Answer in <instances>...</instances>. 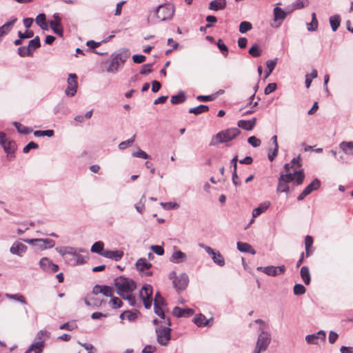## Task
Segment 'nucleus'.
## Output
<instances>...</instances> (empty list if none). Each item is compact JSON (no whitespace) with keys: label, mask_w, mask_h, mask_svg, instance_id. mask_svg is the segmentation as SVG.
Wrapping results in <instances>:
<instances>
[{"label":"nucleus","mask_w":353,"mask_h":353,"mask_svg":"<svg viewBox=\"0 0 353 353\" xmlns=\"http://www.w3.org/2000/svg\"><path fill=\"white\" fill-rule=\"evenodd\" d=\"M114 285L117 294L122 299L128 301L130 305L135 306L136 299L132 294L133 291L136 288L134 281L128 278L119 276L114 279Z\"/></svg>","instance_id":"obj_1"},{"label":"nucleus","mask_w":353,"mask_h":353,"mask_svg":"<svg viewBox=\"0 0 353 353\" xmlns=\"http://www.w3.org/2000/svg\"><path fill=\"white\" fill-rule=\"evenodd\" d=\"M305 179L303 170H294L293 173L283 174L281 173L279 178V183L276 188L277 192L288 193L290 190L288 183L295 181L296 185H300L303 183Z\"/></svg>","instance_id":"obj_2"},{"label":"nucleus","mask_w":353,"mask_h":353,"mask_svg":"<svg viewBox=\"0 0 353 353\" xmlns=\"http://www.w3.org/2000/svg\"><path fill=\"white\" fill-rule=\"evenodd\" d=\"M130 53L128 49H123L119 53H113L107 71L110 73L117 72L130 57Z\"/></svg>","instance_id":"obj_3"},{"label":"nucleus","mask_w":353,"mask_h":353,"mask_svg":"<svg viewBox=\"0 0 353 353\" xmlns=\"http://www.w3.org/2000/svg\"><path fill=\"white\" fill-rule=\"evenodd\" d=\"M163 325H161L156 327L157 341L161 345H166L171 339V325L170 318L163 321Z\"/></svg>","instance_id":"obj_4"},{"label":"nucleus","mask_w":353,"mask_h":353,"mask_svg":"<svg viewBox=\"0 0 353 353\" xmlns=\"http://www.w3.org/2000/svg\"><path fill=\"white\" fill-rule=\"evenodd\" d=\"M240 133L241 131L237 128H230L226 130L221 131L215 135L210 145H216L218 143H224L230 141L234 139Z\"/></svg>","instance_id":"obj_5"},{"label":"nucleus","mask_w":353,"mask_h":353,"mask_svg":"<svg viewBox=\"0 0 353 353\" xmlns=\"http://www.w3.org/2000/svg\"><path fill=\"white\" fill-rule=\"evenodd\" d=\"M72 251H70L68 256L66 257V262L72 266L77 265H81L85 263L83 256L80 254L81 252H83V249H77L75 248H71Z\"/></svg>","instance_id":"obj_6"},{"label":"nucleus","mask_w":353,"mask_h":353,"mask_svg":"<svg viewBox=\"0 0 353 353\" xmlns=\"http://www.w3.org/2000/svg\"><path fill=\"white\" fill-rule=\"evenodd\" d=\"M174 13V8L172 5L159 6L156 10V16L161 21L170 20Z\"/></svg>","instance_id":"obj_7"},{"label":"nucleus","mask_w":353,"mask_h":353,"mask_svg":"<svg viewBox=\"0 0 353 353\" xmlns=\"http://www.w3.org/2000/svg\"><path fill=\"white\" fill-rule=\"evenodd\" d=\"M0 144L3 147L4 151L8 154L10 160L12 159V154L16 150L17 146L14 141L9 140L5 133H0Z\"/></svg>","instance_id":"obj_8"},{"label":"nucleus","mask_w":353,"mask_h":353,"mask_svg":"<svg viewBox=\"0 0 353 353\" xmlns=\"http://www.w3.org/2000/svg\"><path fill=\"white\" fill-rule=\"evenodd\" d=\"M23 241L32 245L36 246L40 250L51 248L54 246V241L50 239H26Z\"/></svg>","instance_id":"obj_9"},{"label":"nucleus","mask_w":353,"mask_h":353,"mask_svg":"<svg viewBox=\"0 0 353 353\" xmlns=\"http://www.w3.org/2000/svg\"><path fill=\"white\" fill-rule=\"evenodd\" d=\"M152 287L150 285H145L140 291V297L141 298L144 307L149 309L152 303Z\"/></svg>","instance_id":"obj_10"},{"label":"nucleus","mask_w":353,"mask_h":353,"mask_svg":"<svg viewBox=\"0 0 353 353\" xmlns=\"http://www.w3.org/2000/svg\"><path fill=\"white\" fill-rule=\"evenodd\" d=\"M256 270L268 276H276L284 274L285 272V265H280L277 267L270 265L266 267H258Z\"/></svg>","instance_id":"obj_11"},{"label":"nucleus","mask_w":353,"mask_h":353,"mask_svg":"<svg viewBox=\"0 0 353 353\" xmlns=\"http://www.w3.org/2000/svg\"><path fill=\"white\" fill-rule=\"evenodd\" d=\"M201 246L203 248L205 252L212 256L214 263L220 267L224 266L225 259L219 251H215L212 248L207 245H201Z\"/></svg>","instance_id":"obj_12"},{"label":"nucleus","mask_w":353,"mask_h":353,"mask_svg":"<svg viewBox=\"0 0 353 353\" xmlns=\"http://www.w3.org/2000/svg\"><path fill=\"white\" fill-rule=\"evenodd\" d=\"M68 87L65 90V94L68 97H73L77 90V76L76 74L71 73L68 78Z\"/></svg>","instance_id":"obj_13"},{"label":"nucleus","mask_w":353,"mask_h":353,"mask_svg":"<svg viewBox=\"0 0 353 353\" xmlns=\"http://www.w3.org/2000/svg\"><path fill=\"white\" fill-rule=\"evenodd\" d=\"M53 20H51L49 23L52 31L62 37L63 33V28L61 24V17L58 13H54L52 16Z\"/></svg>","instance_id":"obj_14"},{"label":"nucleus","mask_w":353,"mask_h":353,"mask_svg":"<svg viewBox=\"0 0 353 353\" xmlns=\"http://www.w3.org/2000/svg\"><path fill=\"white\" fill-rule=\"evenodd\" d=\"M321 186V181L318 179H314L303 192L298 196L297 200L302 201L305 196L311 194L313 191L318 190Z\"/></svg>","instance_id":"obj_15"},{"label":"nucleus","mask_w":353,"mask_h":353,"mask_svg":"<svg viewBox=\"0 0 353 353\" xmlns=\"http://www.w3.org/2000/svg\"><path fill=\"white\" fill-rule=\"evenodd\" d=\"M271 341V334L268 332L262 331L259 335L256 346L265 351Z\"/></svg>","instance_id":"obj_16"},{"label":"nucleus","mask_w":353,"mask_h":353,"mask_svg":"<svg viewBox=\"0 0 353 353\" xmlns=\"http://www.w3.org/2000/svg\"><path fill=\"white\" fill-rule=\"evenodd\" d=\"M189 283V278L187 274L182 273L178 276L177 279L173 281V287L176 290H185Z\"/></svg>","instance_id":"obj_17"},{"label":"nucleus","mask_w":353,"mask_h":353,"mask_svg":"<svg viewBox=\"0 0 353 353\" xmlns=\"http://www.w3.org/2000/svg\"><path fill=\"white\" fill-rule=\"evenodd\" d=\"M274 12V22L277 23L274 25L271 24L272 27L279 28L282 23L283 21L285 19L287 13L279 7H275L273 10Z\"/></svg>","instance_id":"obj_18"},{"label":"nucleus","mask_w":353,"mask_h":353,"mask_svg":"<svg viewBox=\"0 0 353 353\" xmlns=\"http://www.w3.org/2000/svg\"><path fill=\"white\" fill-rule=\"evenodd\" d=\"M326 334L323 330L312 334H308L305 336V341L308 344H319V340L324 341L325 340Z\"/></svg>","instance_id":"obj_19"},{"label":"nucleus","mask_w":353,"mask_h":353,"mask_svg":"<svg viewBox=\"0 0 353 353\" xmlns=\"http://www.w3.org/2000/svg\"><path fill=\"white\" fill-rule=\"evenodd\" d=\"M27 246L20 241H14L10 248V252L12 254L22 256L27 251Z\"/></svg>","instance_id":"obj_20"},{"label":"nucleus","mask_w":353,"mask_h":353,"mask_svg":"<svg viewBox=\"0 0 353 353\" xmlns=\"http://www.w3.org/2000/svg\"><path fill=\"white\" fill-rule=\"evenodd\" d=\"M123 252L122 250H104L101 255L105 258L112 259L115 261H119L123 256Z\"/></svg>","instance_id":"obj_21"},{"label":"nucleus","mask_w":353,"mask_h":353,"mask_svg":"<svg viewBox=\"0 0 353 353\" xmlns=\"http://www.w3.org/2000/svg\"><path fill=\"white\" fill-rule=\"evenodd\" d=\"M152 267V264L147 262L145 259L141 258L136 263V268L137 270L144 273L145 275H151V272H145V270H148Z\"/></svg>","instance_id":"obj_22"},{"label":"nucleus","mask_w":353,"mask_h":353,"mask_svg":"<svg viewBox=\"0 0 353 353\" xmlns=\"http://www.w3.org/2000/svg\"><path fill=\"white\" fill-rule=\"evenodd\" d=\"M172 313L177 317L190 316L194 314V311L191 308L182 309L179 307H174Z\"/></svg>","instance_id":"obj_23"},{"label":"nucleus","mask_w":353,"mask_h":353,"mask_svg":"<svg viewBox=\"0 0 353 353\" xmlns=\"http://www.w3.org/2000/svg\"><path fill=\"white\" fill-rule=\"evenodd\" d=\"M186 254L181 250H176L170 256V261L173 263H181L186 261Z\"/></svg>","instance_id":"obj_24"},{"label":"nucleus","mask_w":353,"mask_h":353,"mask_svg":"<svg viewBox=\"0 0 353 353\" xmlns=\"http://www.w3.org/2000/svg\"><path fill=\"white\" fill-rule=\"evenodd\" d=\"M226 0H213L209 3L208 8L211 10L219 11L225 8Z\"/></svg>","instance_id":"obj_25"},{"label":"nucleus","mask_w":353,"mask_h":353,"mask_svg":"<svg viewBox=\"0 0 353 353\" xmlns=\"http://www.w3.org/2000/svg\"><path fill=\"white\" fill-rule=\"evenodd\" d=\"M17 19L16 17H12L10 20L6 23H4L2 26L0 27V37L7 34L11 30L12 27L14 26Z\"/></svg>","instance_id":"obj_26"},{"label":"nucleus","mask_w":353,"mask_h":353,"mask_svg":"<svg viewBox=\"0 0 353 353\" xmlns=\"http://www.w3.org/2000/svg\"><path fill=\"white\" fill-rule=\"evenodd\" d=\"M256 121V118H253L251 120H239L238 121V126L245 130H251L255 125Z\"/></svg>","instance_id":"obj_27"},{"label":"nucleus","mask_w":353,"mask_h":353,"mask_svg":"<svg viewBox=\"0 0 353 353\" xmlns=\"http://www.w3.org/2000/svg\"><path fill=\"white\" fill-rule=\"evenodd\" d=\"M44 347V341L32 343L25 353H41Z\"/></svg>","instance_id":"obj_28"},{"label":"nucleus","mask_w":353,"mask_h":353,"mask_svg":"<svg viewBox=\"0 0 353 353\" xmlns=\"http://www.w3.org/2000/svg\"><path fill=\"white\" fill-rule=\"evenodd\" d=\"M270 203L269 201H265L261 203L259 207L254 209L252 211V216L253 218H256L263 212H264L268 208L270 207Z\"/></svg>","instance_id":"obj_29"},{"label":"nucleus","mask_w":353,"mask_h":353,"mask_svg":"<svg viewBox=\"0 0 353 353\" xmlns=\"http://www.w3.org/2000/svg\"><path fill=\"white\" fill-rule=\"evenodd\" d=\"M237 249L241 252H247L250 253L252 254H254L256 253L255 250L252 248V247L247 243L243 242H238Z\"/></svg>","instance_id":"obj_30"},{"label":"nucleus","mask_w":353,"mask_h":353,"mask_svg":"<svg viewBox=\"0 0 353 353\" xmlns=\"http://www.w3.org/2000/svg\"><path fill=\"white\" fill-rule=\"evenodd\" d=\"M339 148L346 154H353V141H342Z\"/></svg>","instance_id":"obj_31"},{"label":"nucleus","mask_w":353,"mask_h":353,"mask_svg":"<svg viewBox=\"0 0 353 353\" xmlns=\"http://www.w3.org/2000/svg\"><path fill=\"white\" fill-rule=\"evenodd\" d=\"M137 316H138L137 312H132V311L127 310L120 314V318L121 320L126 319L129 321H134L137 319Z\"/></svg>","instance_id":"obj_32"},{"label":"nucleus","mask_w":353,"mask_h":353,"mask_svg":"<svg viewBox=\"0 0 353 353\" xmlns=\"http://www.w3.org/2000/svg\"><path fill=\"white\" fill-rule=\"evenodd\" d=\"M330 23L332 28V30L335 32L337 30L339 27L340 26L341 23V17L339 14H335L333 16H331L330 17Z\"/></svg>","instance_id":"obj_33"},{"label":"nucleus","mask_w":353,"mask_h":353,"mask_svg":"<svg viewBox=\"0 0 353 353\" xmlns=\"http://www.w3.org/2000/svg\"><path fill=\"white\" fill-rule=\"evenodd\" d=\"M301 276L305 285H309L310 283V273L308 267L303 266L301 269Z\"/></svg>","instance_id":"obj_34"},{"label":"nucleus","mask_w":353,"mask_h":353,"mask_svg":"<svg viewBox=\"0 0 353 353\" xmlns=\"http://www.w3.org/2000/svg\"><path fill=\"white\" fill-rule=\"evenodd\" d=\"M311 15L312 21L310 23H307V29L308 31L313 32L318 29L319 22L315 12H312Z\"/></svg>","instance_id":"obj_35"},{"label":"nucleus","mask_w":353,"mask_h":353,"mask_svg":"<svg viewBox=\"0 0 353 353\" xmlns=\"http://www.w3.org/2000/svg\"><path fill=\"white\" fill-rule=\"evenodd\" d=\"M6 297L10 300H14L17 301L22 304H26V300L24 296L21 294L17 293V294H8L6 293L5 294Z\"/></svg>","instance_id":"obj_36"},{"label":"nucleus","mask_w":353,"mask_h":353,"mask_svg":"<svg viewBox=\"0 0 353 353\" xmlns=\"http://www.w3.org/2000/svg\"><path fill=\"white\" fill-rule=\"evenodd\" d=\"M185 99V93L181 91L176 95H174L171 97L170 102L172 104H179L184 102Z\"/></svg>","instance_id":"obj_37"},{"label":"nucleus","mask_w":353,"mask_h":353,"mask_svg":"<svg viewBox=\"0 0 353 353\" xmlns=\"http://www.w3.org/2000/svg\"><path fill=\"white\" fill-rule=\"evenodd\" d=\"M209 108L206 105H199L197 107L191 108L189 109V112L192 114H194L196 115L200 114L203 112H208Z\"/></svg>","instance_id":"obj_38"},{"label":"nucleus","mask_w":353,"mask_h":353,"mask_svg":"<svg viewBox=\"0 0 353 353\" xmlns=\"http://www.w3.org/2000/svg\"><path fill=\"white\" fill-rule=\"evenodd\" d=\"M52 262L47 257L42 258L39 261L40 268L46 272L50 270Z\"/></svg>","instance_id":"obj_39"},{"label":"nucleus","mask_w":353,"mask_h":353,"mask_svg":"<svg viewBox=\"0 0 353 353\" xmlns=\"http://www.w3.org/2000/svg\"><path fill=\"white\" fill-rule=\"evenodd\" d=\"M36 23L41 27V28H42L43 30H47L48 29V26H47V24H46V14H43V13H41L39 14L37 17H36Z\"/></svg>","instance_id":"obj_40"},{"label":"nucleus","mask_w":353,"mask_h":353,"mask_svg":"<svg viewBox=\"0 0 353 353\" xmlns=\"http://www.w3.org/2000/svg\"><path fill=\"white\" fill-rule=\"evenodd\" d=\"M13 125L17 128L18 132H19L21 134H28L32 131V130L31 128L24 126L21 123L17 122V121H14L13 123Z\"/></svg>","instance_id":"obj_41"},{"label":"nucleus","mask_w":353,"mask_h":353,"mask_svg":"<svg viewBox=\"0 0 353 353\" xmlns=\"http://www.w3.org/2000/svg\"><path fill=\"white\" fill-rule=\"evenodd\" d=\"M104 243L102 241L95 242L91 247L90 251L93 253L100 254L103 253Z\"/></svg>","instance_id":"obj_42"},{"label":"nucleus","mask_w":353,"mask_h":353,"mask_svg":"<svg viewBox=\"0 0 353 353\" xmlns=\"http://www.w3.org/2000/svg\"><path fill=\"white\" fill-rule=\"evenodd\" d=\"M277 60H278V59L275 58L273 60H268L266 61V66H267L268 70L266 71L265 78L269 77L270 75V74L272 72V71L274 70V69L276 65Z\"/></svg>","instance_id":"obj_43"},{"label":"nucleus","mask_w":353,"mask_h":353,"mask_svg":"<svg viewBox=\"0 0 353 353\" xmlns=\"http://www.w3.org/2000/svg\"><path fill=\"white\" fill-rule=\"evenodd\" d=\"M110 297L111 299L109 302V305L112 309H118L123 305V302L119 298L114 296L113 295Z\"/></svg>","instance_id":"obj_44"},{"label":"nucleus","mask_w":353,"mask_h":353,"mask_svg":"<svg viewBox=\"0 0 353 353\" xmlns=\"http://www.w3.org/2000/svg\"><path fill=\"white\" fill-rule=\"evenodd\" d=\"M154 306H160V307H165L166 301L163 299V297L161 295L159 292H157L155 294L154 300Z\"/></svg>","instance_id":"obj_45"},{"label":"nucleus","mask_w":353,"mask_h":353,"mask_svg":"<svg viewBox=\"0 0 353 353\" xmlns=\"http://www.w3.org/2000/svg\"><path fill=\"white\" fill-rule=\"evenodd\" d=\"M41 46L40 39L38 36L34 37L33 39L29 41L28 48H30V52H32V50H34L39 48Z\"/></svg>","instance_id":"obj_46"},{"label":"nucleus","mask_w":353,"mask_h":353,"mask_svg":"<svg viewBox=\"0 0 353 353\" xmlns=\"http://www.w3.org/2000/svg\"><path fill=\"white\" fill-rule=\"evenodd\" d=\"M249 54L253 57H259L262 54V50L258 44H254L249 50Z\"/></svg>","instance_id":"obj_47"},{"label":"nucleus","mask_w":353,"mask_h":353,"mask_svg":"<svg viewBox=\"0 0 353 353\" xmlns=\"http://www.w3.org/2000/svg\"><path fill=\"white\" fill-rule=\"evenodd\" d=\"M309 5V1L308 0H296L293 4V8L294 10H299L301 8H303L305 7H307Z\"/></svg>","instance_id":"obj_48"},{"label":"nucleus","mask_w":353,"mask_h":353,"mask_svg":"<svg viewBox=\"0 0 353 353\" xmlns=\"http://www.w3.org/2000/svg\"><path fill=\"white\" fill-rule=\"evenodd\" d=\"M194 322L198 326L207 325L208 321L204 315L200 314L194 318Z\"/></svg>","instance_id":"obj_49"},{"label":"nucleus","mask_w":353,"mask_h":353,"mask_svg":"<svg viewBox=\"0 0 353 353\" xmlns=\"http://www.w3.org/2000/svg\"><path fill=\"white\" fill-rule=\"evenodd\" d=\"M34 135L35 137H51L54 135V131L52 130H37L34 132Z\"/></svg>","instance_id":"obj_50"},{"label":"nucleus","mask_w":353,"mask_h":353,"mask_svg":"<svg viewBox=\"0 0 353 353\" xmlns=\"http://www.w3.org/2000/svg\"><path fill=\"white\" fill-rule=\"evenodd\" d=\"M313 239L312 236L307 235L305 238V254L306 256L308 257L310 255V248L312 245Z\"/></svg>","instance_id":"obj_51"},{"label":"nucleus","mask_w":353,"mask_h":353,"mask_svg":"<svg viewBox=\"0 0 353 353\" xmlns=\"http://www.w3.org/2000/svg\"><path fill=\"white\" fill-rule=\"evenodd\" d=\"M252 28V24L250 22L242 21L239 25V32L243 34L250 30Z\"/></svg>","instance_id":"obj_52"},{"label":"nucleus","mask_w":353,"mask_h":353,"mask_svg":"<svg viewBox=\"0 0 353 353\" xmlns=\"http://www.w3.org/2000/svg\"><path fill=\"white\" fill-rule=\"evenodd\" d=\"M18 54L21 57L32 56V53L30 52V48L26 46H21L18 48Z\"/></svg>","instance_id":"obj_53"},{"label":"nucleus","mask_w":353,"mask_h":353,"mask_svg":"<svg viewBox=\"0 0 353 353\" xmlns=\"http://www.w3.org/2000/svg\"><path fill=\"white\" fill-rule=\"evenodd\" d=\"M134 141V136H133L132 138H130L126 141L121 142L119 145V148L120 150H124L125 148H128L132 145Z\"/></svg>","instance_id":"obj_54"},{"label":"nucleus","mask_w":353,"mask_h":353,"mask_svg":"<svg viewBox=\"0 0 353 353\" xmlns=\"http://www.w3.org/2000/svg\"><path fill=\"white\" fill-rule=\"evenodd\" d=\"M71 248L72 247L70 246H63L57 248L56 250L61 255L65 258V260H66V257L68 256L69 252L72 251Z\"/></svg>","instance_id":"obj_55"},{"label":"nucleus","mask_w":353,"mask_h":353,"mask_svg":"<svg viewBox=\"0 0 353 353\" xmlns=\"http://www.w3.org/2000/svg\"><path fill=\"white\" fill-rule=\"evenodd\" d=\"M154 313L157 315H158L159 316H160L161 319H162L163 320V321H166V319L168 318L165 317L163 307L154 305Z\"/></svg>","instance_id":"obj_56"},{"label":"nucleus","mask_w":353,"mask_h":353,"mask_svg":"<svg viewBox=\"0 0 353 353\" xmlns=\"http://www.w3.org/2000/svg\"><path fill=\"white\" fill-rule=\"evenodd\" d=\"M217 47L221 50L225 57L228 54V47L222 42L221 39H219L217 42Z\"/></svg>","instance_id":"obj_57"},{"label":"nucleus","mask_w":353,"mask_h":353,"mask_svg":"<svg viewBox=\"0 0 353 353\" xmlns=\"http://www.w3.org/2000/svg\"><path fill=\"white\" fill-rule=\"evenodd\" d=\"M293 290L295 295H302L305 292V288L302 284H296Z\"/></svg>","instance_id":"obj_58"},{"label":"nucleus","mask_w":353,"mask_h":353,"mask_svg":"<svg viewBox=\"0 0 353 353\" xmlns=\"http://www.w3.org/2000/svg\"><path fill=\"white\" fill-rule=\"evenodd\" d=\"M248 142L254 148L259 147L261 143V140L254 136L250 137L248 139Z\"/></svg>","instance_id":"obj_59"},{"label":"nucleus","mask_w":353,"mask_h":353,"mask_svg":"<svg viewBox=\"0 0 353 353\" xmlns=\"http://www.w3.org/2000/svg\"><path fill=\"white\" fill-rule=\"evenodd\" d=\"M101 293L103 294L105 296H112V290L110 287L107 285H101Z\"/></svg>","instance_id":"obj_60"},{"label":"nucleus","mask_w":353,"mask_h":353,"mask_svg":"<svg viewBox=\"0 0 353 353\" xmlns=\"http://www.w3.org/2000/svg\"><path fill=\"white\" fill-rule=\"evenodd\" d=\"M132 156L138 158H141L143 159H148L150 158V156L143 150L139 149L137 152H133Z\"/></svg>","instance_id":"obj_61"},{"label":"nucleus","mask_w":353,"mask_h":353,"mask_svg":"<svg viewBox=\"0 0 353 353\" xmlns=\"http://www.w3.org/2000/svg\"><path fill=\"white\" fill-rule=\"evenodd\" d=\"M290 163L293 166V171L294 170H297L296 169L298 168L301 167L302 164L301 163L300 155H299L297 157H295V158L292 159Z\"/></svg>","instance_id":"obj_62"},{"label":"nucleus","mask_w":353,"mask_h":353,"mask_svg":"<svg viewBox=\"0 0 353 353\" xmlns=\"http://www.w3.org/2000/svg\"><path fill=\"white\" fill-rule=\"evenodd\" d=\"M277 85L275 83H269L264 90L265 94H270L276 90Z\"/></svg>","instance_id":"obj_63"},{"label":"nucleus","mask_w":353,"mask_h":353,"mask_svg":"<svg viewBox=\"0 0 353 353\" xmlns=\"http://www.w3.org/2000/svg\"><path fill=\"white\" fill-rule=\"evenodd\" d=\"M150 249L155 253L157 254V255L159 256H162L164 254V249L162 246L161 245H152L150 247Z\"/></svg>","instance_id":"obj_64"}]
</instances>
